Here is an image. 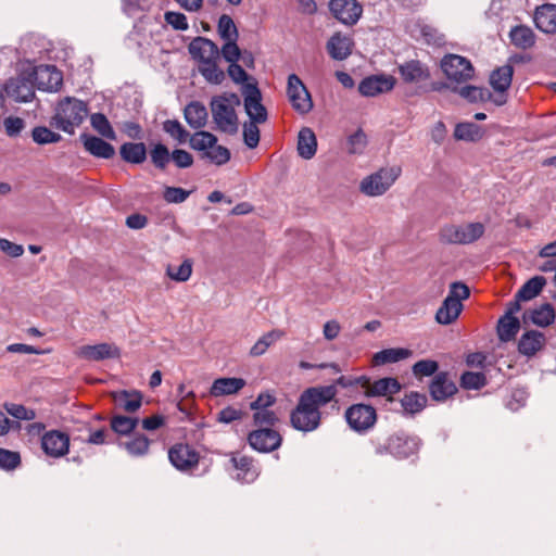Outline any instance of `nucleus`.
I'll return each instance as SVG.
<instances>
[{
  "instance_id": "obj_7",
  "label": "nucleus",
  "mask_w": 556,
  "mask_h": 556,
  "mask_svg": "<svg viewBox=\"0 0 556 556\" xmlns=\"http://www.w3.org/2000/svg\"><path fill=\"white\" fill-rule=\"evenodd\" d=\"M419 448V440L404 432H396L390 435L384 443L376 446L377 454L389 453L396 458H407L414 455Z\"/></svg>"
},
{
  "instance_id": "obj_45",
  "label": "nucleus",
  "mask_w": 556,
  "mask_h": 556,
  "mask_svg": "<svg viewBox=\"0 0 556 556\" xmlns=\"http://www.w3.org/2000/svg\"><path fill=\"white\" fill-rule=\"evenodd\" d=\"M426 403L427 397L416 392L406 394L401 401L403 409L410 415L421 412Z\"/></svg>"
},
{
  "instance_id": "obj_44",
  "label": "nucleus",
  "mask_w": 556,
  "mask_h": 556,
  "mask_svg": "<svg viewBox=\"0 0 556 556\" xmlns=\"http://www.w3.org/2000/svg\"><path fill=\"white\" fill-rule=\"evenodd\" d=\"M457 140L476 141L481 137L480 127L475 123L457 124L454 130Z\"/></svg>"
},
{
  "instance_id": "obj_13",
  "label": "nucleus",
  "mask_w": 556,
  "mask_h": 556,
  "mask_svg": "<svg viewBox=\"0 0 556 556\" xmlns=\"http://www.w3.org/2000/svg\"><path fill=\"white\" fill-rule=\"evenodd\" d=\"M34 85L36 84L39 90L43 91H58L63 83L62 73L53 65H42L35 68L33 72Z\"/></svg>"
},
{
  "instance_id": "obj_31",
  "label": "nucleus",
  "mask_w": 556,
  "mask_h": 556,
  "mask_svg": "<svg viewBox=\"0 0 556 556\" xmlns=\"http://www.w3.org/2000/svg\"><path fill=\"white\" fill-rule=\"evenodd\" d=\"M509 38L514 46L519 49H529L535 43V35L533 30L525 25H518L509 31Z\"/></svg>"
},
{
  "instance_id": "obj_4",
  "label": "nucleus",
  "mask_w": 556,
  "mask_h": 556,
  "mask_svg": "<svg viewBox=\"0 0 556 556\" xmlns=\"http://www.w3.org/2000/svg\"><path fill=\"white\" fill-rule=\"evenodd\" d=\"M469 295V288L465 283L453 282L447 296L435 313V321L444 326L453 324L463 311L462 301L468 299Z\"/></svg>"
},
{
  "instance_id": "obj_38",
  "label": "nucleus",
  "mask_w": 556,
  "mask_h": 556,
  "mask_svg": "<svg viewBox=\"0 0 556 556\" xmlns=\"http://www.w3.org/2000/svg\"><path fill=\"white\" fill-rule=\"evenodd\" d=\"M546 283L543 276H535L529 279L521 289L517 292V300L529 301L535 298Z\"/></svg>"
},
{
  "instance_id": "obj_37",
  "label": "nucleus",
  "mask_w": 556,
  "mask_h": 556,
  "mask_svg": "<svg viewBox=\"0 0 556 556\" xmlns=\"http://www.w3.org/2000/svg\"><path fill=\"white\" fill-rule=\"evenodd\" d=\"M520 329V321L516 316H503L498 320L497 334L501 341L513 340Z\"/></svg>"
},
{
  "instance_id": "obj_15",
  "label": "nucleus",
  "mask_w": 556,
  "mask_h": 556,
  "mask_svg": "<svg viewBox=\"0 0 556 556\" xmlns=\"http://www.w3.org/2000/svg\"><path fill=\"white\" fill-rule=\"evenodd\" d=\"M41 447L48 456L60 458L68 453L70 438L59 430L48 431L41 438Z\"/></svg>"
},
{
  "instance_id": "obj_48",
  "label": "nucleus",
  "mask_w": 556,
  "mask_h": 556,
  "mask_svg": "<svg viewBox=\"0 0 556 556\" xmlns=\"http://www.w3.org/2000/svg\"><path fill=\"white\" fill-rule=\"evenodd\" d=\"M31 138L37 144H49L59 142L62 137L60 134L52 131L48 127L37 126L31 130Z\"/></svg>"
},
{
  "instance_id": "obj_63",
  "label": "nucleus",
  "mask_w": 556,
  "mask_h": 556,
  "mask_svg": "<svg viewBox=\"0 0 556 556\" xmlns=\"http://www.w3.org/2000/svg\"><path fill=\"white\" fill-rule=\"evenodd\" d=\"M190 191L179 187H166L163 198L167 203H182L189 197Z\"/></svg>"
},
{
  "instance_id": "obj_40",
  "label": "nucleus",
  "mask_w": 556,
  "mask_h": 556,
  "mask_svg": "<svg viewBox=\"0 0 556 556\" xmlns=\"http://www.w3.org/2000/svg\"><path fill=\"white\" fill-rule=\"evenodd\" d=\"M189 143L193 150L202 153L217 143V137L212 132L200 130L190 136Z\"/></svg>"
},
{
  "instance_id": "obj_55",
  "label": "nucleus",
  "mask_w": 556,
  "mask_h": 556,
  "mask_svg": "<svg viewBox=\"0 0 556 556\" xmlns=\"http://www.w3.org/2000/svg\"><path fill=\"white\" fill-rule=\"evenodd\" d=\"M3 407L8 414L18 420H33L36 418L35 410L27 408L24 405L16 403H4Z\"/></svg>"
},
{
  "instance_id": "obj_20",
  "label": "nucleus",
  "mask_w": 556,
  "mask_h": 556,
  "mask_svg": "<svg viewBox=\"0 0 556 556\" xmlns=\"http://www.w3.org/2000/svg\"><path fill=\"white\" fill-rule=\"evenodd\" d=\"M402 79L408 84H417L430 78V71L420 61L410 60L399 66Z\"/></svg>"
},
{
  "instance_id": "obj_1",
  "label": "nucleus",
  "mask_w": 556,
  "mask_h": 556,
  "mask_svg": "<svg viewBox=\"0 0 556 556\" xmlns=\"http://www.w3.org/2000/svg\"><path fill=\"white\" fill-rule=\"evenodd\" d=\"M337 393L334 386H317L304 390L290 415L292 427L302 432L316 430L321 421L319 408L334 400Z\"/></svg>"
},
{
  "instance_id": "obj_58",
  "label": "nucleus",
  "mask_w": 556,
  "mask_h": 556,
  "mask_svg": "<svg viewBox=\"0 0 556 556\" xmlns=\"http://www.w3.org/2000/svg\"><path fill=\"white\" fill-rule=\"evenodd\" d=\"M21 464V455L17 452L0 448V468L13 470Z\"/></svg>"
},
{
  "instance_id": "obj_9",
  "label": "nucleus",
  "mask_w": 556,
  "mask_h": 556,
  "mask_svg": "<svg viewBox=\"0 0 556 556\" xmlns=\"http://www.w3.org/2000/svg\"><path fill=\"white\" fill-rule=\"evenodd\" d=\"M344 417L349 427L357 433L367 432L377 421L376 409L366 404H353L345 410Z\"/></svg>"
},
{
  "instance_id": "obj_8",
  "label": "nucleus",
  "mask_w": 556,
  "mask_h": 556,
  "mask_svg": "<svg viewBox=\"0 0 556 556\" xmlns=\"http://www.w3.org/2000/svg\"><path fill=\"white\" fill-rule=\"evenodd\" d=\"M441 68L446 78L462 84L473 78L475 68L470 61L458 54H447L441 60Z\"/></svg>"
},
{
  "instance_id": "obj_42",
  "label": "nucleus",
  "mask_w": 556,
  "mask_h": 556,
  "mask_svg": "<svg viewBox=\"0 0 556 556\" xmlns=\"http://www.w3.org/2000/svg\"><path fill=\"white\" fill-rule=\"evenodd\" d=\"M282 334L283 333L279 330H273L265 333L251 348L250 354L252 356L263 355L271 344L281 339Z\"/></svg>"
},
{
  "instance_id": "obj_49",
  "label": "nucleus",
  "mask_w": 556,
  "mask_h": 556,
  "mask_svg": "<svg viewBox=\"0 0 556 556\" xmlns=\"http://www.w3.org/2000/svg\"><path fill=\"white\" fill-rule=\"evenodd\" d=\"M138 421V418L117 415L112 418L111 428L118 434H128L137 427Z\"/></svg>"
},
{
  "instance_id": "obj_24",
  "label": "nucleus",
  "mask_w": 556,
  "mask_h": 556,
  "mask_svg": "<svg viewBox=\"0 0 556 556\" xmlns=\"http://www.w3.org/2000/svg\"><path fill=\"white\" fill-rule=\"evenodd\" d=\"M245 386V380L236 377H224L214 380L210 394L214 397L232 395L238 393Z\"/></svg>"
},
{
  "instance_id": "obj_43",
  "label": "nucleus",
  "mask_w": 556,
  "mask_h": 556,
  "mask_svg": "<svg viewBox=\"0 0 556 556\" xmlns=\"http://www.w3.org/2000/svg\"><path fill=\"white\" fill-rule=\"evenodd\" d=\"M202 159H206L211 163L220 166L226 164L230 160V151L224 146L214 143L212 148L202 152Z\"/></svg>"
},
{
  "instance_id": "obj_62",
  "label": "nucleus",
  "mask_w": 556,
  "mask_h": 556,
  "mask_svg": "<svg viewBox=\"0 0 556 556\" xmlns=\"http://www.w3.org/2000/svg\"><path fill=\"white\" fill-rule=\"evenodd\" d=\"M254 424L260 427H270L278 421V417L271 409H256L253 415Z\"/></svg>"
},
{
  "instance_id": "obj_29",
  "label": "nucleus",
  "mask_w": 556,
  "mask_h": 556,
  "mask_svg": "<svg viewBox=\"0 0 556 556\" xmlns=\"http://www.w3.org/2000/svg\"><path fill=\"white\" fill-rule=\"evenodd\" d=\"M112 397L116 407L127 413L138 410L142 403V395L138 391H115L112 393Z\"/></svg>"
},
{
  "instance_id": "obj_33",
  "label": "nucleus",
  "mask_w": 556,
  "mask_h": 556,
  "mask_svg": "<svg viewBox=\"0 0 556 556\" xmlns=\"http://www.w3.org/2000/svg\"><path fill=\"white\" fill-rule=\"evenodd\" d=\"M401 390V384L395 378H382L368 387L367 394L371 396H390Z\"/></svg>"
},
{
  "instance_id": "obj_27",
  "label": "nucleus",
  "mask_w": 556,
  "mask_h": 556,
  "mask_svg": "<svg viewBox=\"0 0 556 556\" xmlns=\"http://www.w3.org/2000/svg\"><path fill=\"white\" fill-rule=\"evenodd\" d=\"M170 463L178 469H188L198 463L197 454L187 445H176L169 450Z\"/></svg>"
},
{
  "instance_id": "obj_2",
  "label": "nucleus",
  "mask_w": 556,
  "mask_h": 556,
  "mask_svg": "<svg viewBox=\"0 0 556 556\" xmlns=\"http://www.w3.org/2000/svg\"><path fill=\"white\" fill-rule=\"evenodd\" d=\"M240 105V97L233 92H224L212 97L210 111L215 129L228 135L237 134L239 129L237 110Z\"/></svg>"
},
{
  "instance_id": "obj_34",
  "label": "nucleus",
  "mask_w": 556,
  "mask_h": 556,
  "mask_svg": "<svg viewBox=\"0 0 556 556\" xmlns=\"http://www.w3.org/2000/svg\"><path fill=\"white\" fill-rule=\"evenodd\" d=\"M233 467L239 471L237 479L242 482H252L257 477V471L252 464V459L247 456H233L231 458Z\"/></svg>"
},
{
  "instance_id": "obj_25",
  "label": "nucleus",
  "mask_w": 556,
  "mask_h": 556,
  "mask_svg": "<svg viewBox=\"0 0 556 556\" xmlns=\"http://www.w3.org/2000/svg\"><path fill=\"white\" fill-rule=\"evenodd\" d=\"M534 23L543 33H556V5L543 4L539 7L534 14Z\"/></svg>"
},
{
  "instance_id": "obj_22",
  "label": "nucleus",
  "mask_w": 556,
  "mask_h": 556,
  "mask_svg": "<svg viewBox=\"0 0 556 556\" xmlns=\"http://www.w3.org/2000/svg\"><path fill=\"white\" fill-rule=\"evenodd\" d=\"M545 336L538 330L525 332L518 342V351L520 354L531 357L535 355L545 345Z\"/></svg>"
},
{
  "instance_id": "obj_10",
  "label": "nucleus",
  "mask_w": 556,
  "mask_h": 556,
  "mask_svg": "<svg viewBox=\"0 0 556 556\" xmlns=\"http://www.w3.org/2000/svg\"><path fill=\"white\" fill-rule=\"evenodd\" d=\"M287 96L292 108L301 115L309 113L313 109V100L307 88L295 74H290L287 84Z\"/></svg>"
},
{
  "instance_id": "obj_41",
  "label": "nucleus",
  "mask_w": 556,
  "mask_h": 556,
  "mask_svg": "<svg viewBox=\"0 0 556 556\" xmlns=\"http://www.w3.org/2000/svg\"><path fill=\"white\" fill-rule=\"evenodd\" d=\"M90 124H91L92 128L98 134H100L102 137L110 139V140L116 139V134L104 114H102V113L92 114L90 116Z\"/></svg>"
},
{
  "instance_id": "obj_39",
  "label": "nucleus",
  "mask_w": 556,
  "mask_h": 556,
  "mask_svg": "<svg viewBox=\"0 0 556 556\" xmlns=\"http://www.w3.org/2000/svg\"><path fill=\"white\" fill-rule=\"evenodd\" d=\"M217 61L213 60L198 65L200 74L207 83L213 85H220L226 77L224 71L217 65Z\"/></svg>"
},
{
  "instance_id": "obj_53",
  "label": "nucleus",
  "mask_w": 556,
  "mask_h": 556,
  "mask_svg": "<svg viewBox=\"0 0 556 556\" xmlns=\"http://www.w3.org/2000/svg\"><path fill=\"white\" fill-rule=\"evenodd\" d=\"M218 34L224 40H237L238 29L229 15H222L218 21Z\"/></svg>"
},
{
  "instance_id": "obj_35",
  "label": "nucleus",
  "mask_w": 556,
  "mask_h": 556,
  "mask_svg": "<svg viewBox=\"0 0 556 556\" xmlns=\"http://www.w3.org/2000/svg\"><path fill=\"white\" fill-rule=\"evenodd\" d=\"M514 70L510 65H504L492 72L490 84L494 91H506L511 84Z\"/></svg>"
},
{
  "instance_id": "obj_54",
  "label": "nucleus",
  "mask_w": 556,
  "mask_h": 556,
  "mask_svg": "<svg viewBox=\"0 0 556 556\" xmlns=\"http://www.w3.org/2000/svg\"><path fill=\"white\" fill-rule=\"evenodd\" d=\"M486 383V378L482 372L466 371L460 377V384L464 389L479 390Z\"/></svg>"
},
{
  "instance_id": "obj_64",
  "label": "nucleus",
  "mask_w": 556,
  "mask_h": 556,
  "mask_svg": "<svg viewBox=\"0 0 556 556\" xmlns=\"http://www.w3.org/2000/svg\"><path fill=\"white\" fill-rule=\"evenodd\" d=\"M438 363L431 359H422L417 362L413 366V372L415 376H431L438 370Z\"/></svg>"
},
{
  "instance_id": "obj_46",
  "label": "nucleus",
  "mask_w": 556,
  "mask_h": 556,
  "mask_svg": "<svg viewBox=\"0 0 556 556\" xmlns=\"http://www.w3.org/2000/svg\"><path fill=\"white\" fill-rule=\"evenodd\" d=\"M530 318L533 324L546 327L554 321L555 313L551 304H543L531 312Z\"/></svg>"
},
{
  "instance_id": "obj_30",
  "label": "nucleus",
  "mask_w": 556,
  "mask_h": 556,
  "mask_svg": "<svg viewBox=\"0 0 556 556\" xmlns=\"http://www.w3.org/2000/svg\"><path fill=\"white\" fill-rule=\"evenodd\" d=\"M317 150V139L314 131L303 127L298 135V152L304 160H311Z\"/></svg>"
},
{
  "instance_id": "obj_61",
  "label": "nucleus",
  "mask_w": 556,
  "mask_h": 556,
  "mask_svg": "<svg viewBox=\"0 0 556 556\" xmlns=\"http://www.w3.org/2000/svg\"><path fill=\"white\" fill-rule=\"evenodd\" d=\"M257 124L258 123L250 122L243 125V140L250 149H254L260 142V129Z\"/></svg>"
},
{
  "instance_id": "obj_57",
  "label": "nucleus",
  "mask_w": 556,
  "mask_h": 556,
  "mask_svg": "<svg viewBox=\"0 0 556 556\" xmlns=\"http://www.w3.org/2000/svg\"><path fill=\"white\" fill-rule=\"evenodd\" d=\"M150 157L152 163L161 169H164L168 162L170 161V154L168 149L162 144L157 143L150 152Z\"/></svg>"
},
{
  "instance_id": "obj_60",
  "label": "nucleus",
  "mask_w": 556,
  "mask_h": 556,
  "mask_svg": "<svg viewBox=\"0 0 556 556\" xmlns=\"http://www.w3.org/2000/svg\"><path fill=\"white\" fill-rule=\"evenodd\" d=\"M25 121L17 116H8L3 121V127L7 136L17 137L25 128Z\"/></svg>"
},
{
  "instance_id": "obj_6",
  "label": "nucleus",
  "mask_w": 556,
  "mask_h": 556,
  "mask_svg": "<svg viewBox=\"0 0 556 556\" xmlns=\"http://www.w3.org/2000/svg\"><path fill=\"white\" fill-rule=\"evenodd\" d=\"M401 167H382L372 173L359 184V190L367 197H379L384 194L401 175Z\"/></svg>"
},
{
  "instance_id": "obj_19",
  "label": "nucleus",
  "mask_w": 556,
  "mask_h": 556,
  "mask_svg": "<svg viewBox=\"0 0 556 556\" xmlns=\"http://www.w3.org/2000/svg\"><path fill=\"white\" fill-rule=\"evenodd\" d=\"M188 50L191 56L197 60L199 64L219 60L218 47L212 40L204 37L194 38L190 42Z\"/></svg>"
},
{
  "instance_id": "obj_32",
  "label": "nucleus",
  "mask_w": 556,
  "mask_h": 556,
  "mask_svg": "<svg viewBox=\"0 0 556 556\" xmlns=\"http://www.w3.org/2000/svg\"><path fill=\"white\" fill-rule=\"evenodd\" d=\"M124 161L131 164H141L147 159V148L142 142H126L119 149Z\"/></svg>"
},
{
  "instance_id": "obj_5",
  "label": "nucleus",
  "mask_w": 556,
  "mask_h": 556,
  "mask_svg": "<svg viewBox=\"0 0 556 556\" xmlns=\"http://www.w3.org/2000/svg\"><path fill=\"white\" fill-rule=\"evenodd\" d=\"M482 223H468L462 225L450 224L440 229V241L447 244H470L484 233Z\"/></svg>"
},
{
  "instance_id": "obj_52",
  "label": "nucleus",
  "mask_w": 556,
  "mask_h": 556,
  "mask_svg": "<svg viewBox=\"0 0 556 556\" xmlns=\"http://www.w3.org/2000/svg\"><path fill=\"white\" fill-rule=\"evenodd\" d=\"M454 92H457L462 98L469 102H479L485 100L486 96H490L489 90L476 87V86H464L462 88H454Z\"/></svg>"
},
{
  "instance_id": "obj_47",
  "label": "nucleus",
  "mask_w": 556,
  "mask_h": 556,
  "mask_svg": "<svg viewBox=\"0 0 556 556\" xmlns=\"http://www.w3.org/2000/svg\"><path fill=\"white\" fill-rule=\"evenodd\" d=\"M167 276L179 282L187 281L192 274V262L185 260L180 265H168L166 268Z\"/></svg>"
},
{
  "instance_id": "obj_16",
  "label": "nucleus",
  "mask_w": 556,
  "mask_h": 556,
  "mask_svg": "<svg viewBox=\"0 0 556 556\" xmlns=\"http://www.w3.org/2000/svg\"><path fill=\"white\" fill-rule=\"evenodd\" d=\"M329 8L333 16L345 25H354L363 12L356 0H331Z\"/></svg>"
},
{
  "instance_id": "obj_21",
  "label": "nucleus",
  "mask_w": 556,
  "mask_h": 556,
  "mask_svg": "<svg viewBox=\"0 0 556 556\" xmlns=\"http://www.w3.org/2000/svg\"><path fill=\"white\" fill-rule=\"evenodd\" d=\"M353 49V40L350 36L334 34L327 42V51L333 60L348 59Z\"/></svg>"
},
{
  "instance_id": "obj_18",
  "label": "nucleus",
  "mask_w": 556,
  "mask_h": 556,
  "mask_svg": "<svg viewBox=\"0 0 556 556\" xmlns=\"http://www.w3.org/2000/svg\"><path fill=\"white\" fill-rule=\"evenodd\" d=\"M395 79L388 75H372L364 78L358 85V91L364 97H376L393 89Z\"/></svg>"
},
{
  "instance_id": "obj_23",
  "label": "nucleus",
  "mask_w": 556,
  "mask_h": 556,
  "mask_svg": "<svg viewBox=\"0 0 556 556\" xmlns=\"http://www.w3.org/2000/svg\"><path fill=\"white\" fill-rule=\"evenodd\" d=\"M429 390L433 400L445 401L456 392L457 388L446 372H440L431 381Z\"/></svg>"
},
{
  "instance_id": "obj_14",
  "label": "nucleus",
  "mask_w": 556,
  "mask_h": 556,
  "mask_svg": "<svg viewBox=\"0 0 556 556\" xmlns=\"http://www.w3.org/2000/svg\"><path fill=\"white\" fill-rule=\"evenodd\" d=\"M248 441L255 451L268 453L280 446L281 437L277 431L270 428H261L252 431L249 434Z\"/></svg>"
},
{
  "instance_id": "obj_50",
  "label": "nucleus",
  "mask_w": 556,
  "mask_h": 556,
  "mask_svg": "<svg viewBox=\"0 0 556 556\" xmlns=\"http://www.w3.org/2000/svg\"><path fill=\"white\" fill-rule=\"evenodd\" d=\"M163 129L172 138L178 141V143H185L189 138V132L177 119H167L163 123Z\"/></svg>"
},
{
  "instance_id": "obj_36",
  "label": "nucleus",
  "mask_w": 556,
  "mask_h": 556,
  "mask_svg": "<svg viewBox=\"0 0 556 556\" xmlns=\"http://www.w3.org/2000/svg\"><path fill=\"white\" fill-rule=\"evenodd\" d=\"M413 352L404 348H392L382 350L374 355V363L376 365H383L388 363H396L399 361L410 357Z\"/></svg>"
},
{
  "instance_id": "obj_17",
  "label": "nucleus",
  "mask_w": 556,
  "mask_h": 556,
  "mask_svg": "<svg viewBox=\"0 0 556 556\" xmlns=\"http://www.w3.org/2000/svg\"><path fill=\"white\" fill-rule=\"evenodd\" d=\"M76 355L79 358L92 362H99L110 358H118L121 351L115 344L99 343L96 345H83L77 349Z\"/></svg>"
},
{
  "instance_id": "obj_56",
  "label": "nucleus",
  "mask_w": 556,
  "mask_h": 556,
  "mask_svg": "<svg viewBox=\"0 0 556 556\" xmlns=\"http://www.w3.org/2000/svg\"><path fill=\"white\" fill-rule=\"evenodd\" d=\"M126 451L132 456H142L149 450V440L144 435H137L132 440L126 442Z\"/></svg>"
},
{
  "instance_id": "obj_59",
  "label": "nucleus",
  "mask_w": 556,
  "mask_h": 556,
  "mask_svg": "<svg viewBox=\"0 0 556 556\" xmlns=\"http://www.w3.org/2000/svg\"><path fill=\"white\" fill-rule=\"evenodd\" d=\"M223 56L228 63H236L240 60L241 51L237 45V40H225L219 56Z\"/></svg>"
},
{
  "instance_id": "obj_26",
  "label": "nucleus",
  "mask_w": 556,
  "mask_h": 556,
  "mask_svg": "<svg viewBox=\"0 0 556 556\" xmlns=\"http://www.w3.org/2000/svg\"><path fill=\"white\" fill-rule=\"evenodd\" d=\"M80 139L86 151L96 157L111 159L115 154L114 147L99 137L81 135Z\"/></svg>"
},
{
  "instance_id": "obj_28",
  "label": "nucleus",
  "mask_w": 556,
  "mask_h": 556,
  "mask_svg": "<svg viewBox=\"0 0 556 556\" xmlns=\"http://www.w3.org/2000/svg\"><path fill=\"white\" fill-rule=\"evenodd\" d=\"M185 119L193 129H201L207 123L208 113L204 104L192 101L184 110Z\"/></svg>"
},
{
  "instance_id": "obj_51",
  "label": "nucleus",
  "mask_w": 556,
  "mask_h": 556,
  "mask_svg": "<svg viewBox=\"0 0 556 556\" xmlns=\"http://www.w3.org/2000/svg\"><path fill=\"white\" fill-rule=\"evenodd\" d=\"M368 140L366 134L362 129H357L348 137V152L350 154H363Z\"/></svg>"
},
{
  "instance_id": "obj_3",
  "label": "nucleus",
  "mask_w": 556,
  "mask_h": 556,
  "mask_svg": "<svg viewBox=\"0 0 556 556\" xmlns=\"http://www.w3.org/2000/svg\"><path fill=\"white\" fill-rule=\"evenodd\" d=\"M88 112L86 102L74 97H65L58 102L51 124L55 128L73 135L86 119Z\"/></svg>"
},
{
  "instance_id": "obj_11",
  "label": "nucleus",
  "mask_w": 556,
  "mask_h": 556,
  "mask_svg": "<svg viewBox=\"0 0 556 556\" xmlns=\"http://www.w3.org/2000/svg\"><path fill=\"white\" fill-rule=\"evenodd\" d=\"M34 77L29 73L10 78L3 87L5 94L16 102H29L35 97Z\"/></svg>"
},
{
  "instance_id": "obj_12",
  "label": "nucleus",
  "mask_w": 556,
  "mask_h": 556,
  "mask_svg": "<svg viewBox=\"0 0 556 556\" xmlns=\"http://www.w3.org/2000/svg\"><path fill=\"white\" fill-rule=\"evenodd\" d=\"M244 109L250 117V122L265 123L267 121V111L262 104L260 89L255 85L248 84L243 89Z\"/></svg>"
}]
</instances>
